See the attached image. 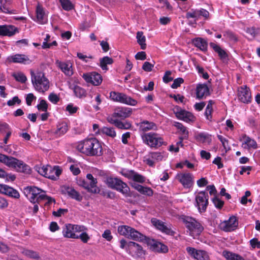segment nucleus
<instances>
[{"instance_id": "nucleus-4", "label": "nucleus", "mask_w": 260, "mask_h": 260, "mask_svg": "<svg viewBox=\"0 0 260 260\" xmlns=\"http://www.w3.org/2000/svg\"><path fill=\"white\" fill-rule=\"evenodd\" d=\"M31 81L35 89L39 92H45L49 88V82L42 72L32 76Z\"/></svg>"}, {"instance_id": "nucleus-30", "label": "nucleus", "mask_w": 260, "mask_h": 260, "mask_svg": "<svg viewBox=\"0 0 260 260\" xmlns=\"http://www.w3.org/2000/svg\"><path fill=\"white\" fill-rule=\"evenodd\" d=\"M36 15L38 22L40 24H45L47 19L45 16V12L42 7L38 5L36 8Z\"/></svg>"}, {"instance_id": "nucleus-3", "label": "nucleus", "mask_w": 260, "mask_h": 260, "mask_svg": "<svg viewBox=\"0 0 260 260\" xmlns=\"http://www.w3.org/2000/svg\"><path fill=\"white\" fill-rule=\"evenodd\" d=\"M105 182L108 187L115 189L127 197L129 195V188L126 183L118 178L107 177Z\"/></svg>"}, {"instance_id": "nucleus-14", "label": "nucleus", "mask_w": 260, "mask_h": 260, "mask_svg": "<svg viewBox=\"0 0 260 260\" xmlns=\"http://www.w3.org/2000/svg\"><path fill=\"white\" fill-rule=\"evenodd\" d=\"M83 78L87 82L95 86L100 85L102 82L101 75L96 72L84 74Z\"/></svg>"}, {"instance_id": "nucleus-18", "label": "nucleus", "mask_w": 260, "mask_h": 260, "mask_svg": "<svg viewBox=\"0 0 260 260\" xmlns=\"http://www.w3.org/2000/svg\"><path fill=\"white\" fill-rule=\"evenodd\" d=\"M55 63L66 76L70 77L73 74L72 65L70 62H62L57 60Z\"/></svg>"}, {"instance_id": "nucleus-35", "label": "nucleus", "mask_w": 260, "mask_h": 260, "mask_svg": "<svg viewBox=\"0 0 260 260\" xmlns=\"http://www.w3.org/2000/svg\"><path fill=\"white\" fill-rule=\"evenodd\" d=\"M113 62V59L108 56H105L100 59V66L103 70H108L107 65L111 64Z\"/></svg>"}, {"instance_id": "nucleus-50", "label": "nucleus", "mask_w": 260, "mask_h": 260, "mask_svg": "<svg viewBox=\"0 0 260 260\" xmlns=\"http://www.w3.org/2000/svg\"><path fill=\"white\" fill-rule=\"evenodd\" d=\"M13 76L16 81L21 83H25L27 80L26 77L22 73L14 74Z\"/></svg>"}, {"instance_id": "nucleus-33", "label": "nucleus", "mask_w": 260, "mask_h": 260, "mask_svg": "<svg viewBox=\"0 0 260 260\" xmlns=\"http://www.w3.org/2000/svg\"><path fill=\"white\" fill-rule=\"evenodd\" d=\"M98 132L99 134L106 135L113 138L116 135L114 128L111 127L104 126L101 128V129H98Z\"/></svg>"}, {"instance_id": "nucleus-31", "label": "nucleus", "mask_w": 260, "mask_h": 260, "mask_svg": "<svg viewBox=\"0 0 260 260\" xmlns=\"http://www.w3.org/2000/svg\"><path fill=\"white\" fill-rule=\"evenodd\" d=\"M11 0H0V10L6 13H13Z\"/></svg>"}, {"instance_id": "nucleus-15", "label": "nucleus", "mask_w": 260, "mask_h": 260, "mask_svg": "<svg viewBox=\"0 0 260 260\" xmlns=\"http://www.w3.org/2000/svg\"><path fill=\"white\" fill-rule=\"evenodd\" d=\"M238 223L235 216L231 217L229 220L222 222L220 224L221 229L225 232L234 231L238 226Z\"/></svg>"}, {"instance_id": "nucleus-13", "label": "nucleus", "mask_w": 260, "mask_h": 260, "mask_svg": "<svg viewBox=\"0 0 260 260\" xmlns=\"http://www.w3.org/2000/svg\"><path fill=\"white\" fill-rule=\"evenodd\" d=\"M238 95L239 100L243 103L248 104L251 102V93L247 86H241L239 88Z\"/></svg>"}, {"instance_id": "nucleus-56", "label": "nucleus", "mask_w": 260, "mask_h": 260, "mask_svg": "<svg viewBox=\"0 0 260 260\" xmlns=\"http://www.w3.org/2000/svg\"><path fill=\"white\" fill-rule=\"evenodd\" d=\"M21 103V101L19 99L17 96H14L12 100H9L7 102V105L9 106H13L16 104L20 105Z\"/></svg>"}, {"instance_id": "nucleus-58", "label": "nucleus", "mask_w": 260, "mask_h": 260, "mask_svg": "<svg viewBox=\"0 0 260 260\" xmlns=\"http://www.w3.org/2000/svg\"><path fill=\"white\" fill-rule=\"evenodd\" d=\"M150 155L152 159L157 161L161 160L163 158V156L160 152H152L150 153Z\"/></svg>"}, {"instance_id": "nucleus-24", "label": "nucleus", "mask_w": 260, "mask_h": 260, "mask_svg": "<svg viewBox=\"0 0 260 260\" xmlns=\"http://www.w3.org/2000/svg\"><path fill=\"white\" fill-rule=\"evenodd\" d=\"M62 234L66 238L77 239L78 234L74 233L73 224H67L62 229Z\"/></svg>"}, {"instance_id": "nucleus-21", "label": "nucleus", "mask_w": 260, "mask_h": 260, "mask_svg": "<svg viewBox=\"0 0 260 260\" xmlns=\"http://www.w3.org/2000/svg\"><path fill=\"white\" fill-rule=\"evenodd\" d=\"M131 109L125 107H118L116 108L113 112L114 116H117V118L124 119L129 117L132 114Z\"/></svg>"}, {"instance_id": "nucleus-22", "label": "nucleus", "mask_w": 260, "mask_h": 260, "mask_svg": "<svg viewBox=\"0 0 260 260\" xmlns=\"http://www.w3.org/2000/svg\"><path fill=\"white\" fill-rule=\"evenodd\" d=\"M242 138L243 140L242 147L244 149H250L252 148L253 149H256L257 148V145L256 141L254 139H251L249 136H247L246 134L243 135Z\"/></svg>"}, {"instance_id": "nucleus-39", "label": "nucleus", "mask_w": 260, "mask_h": 260, "mask_svg": "<svg viewBox=\"0 0 260 260\" xmlns=\"http://www.w3.org/2000/svg\"><path fill=\"white\" fill-rule=\"evenodd\" d=\"M12 61L14 62L25 63L29 58L24 54H17L11 56Z\"/></svg>"}, {"instance_id": "nucleus-16", "label": "nucleus", "mask_w": 260, "mask_h": 260, "mask_svg": "<svg viewBox=\"0 0 260 260\" xmlns=\"http://www.w3.org/2000/svg\"><path fill=\"white\" fill-rule=\"evenodd\" d=\"M10 168L15 169L17 171L22 172L26 174L31 173L30 168L22 160H19L16 158V160L14 161Z\"/></svg>"}, {"instance_id": "nucleus-32", "label": "nucleus", "mask_w": 260, "mask_h": 260, "mask_svg": "<svg viewBox=\"0 0 260 260\" xmlns=\"http://www.w3.org/2000/svg\"><path fill=\"white\" fill-rule=\"evenodd\" d=\"M139 125L140 129L143 132H147L156 128V124L154 123L147 120H144L140 122Z\"/></svg>"}, {"instance_id": "nucleus-54", "label": "nucleus", "mask_w": 260, "mask_h": 260, "mask_svg": "<svg viewBox=\"0 0 260 260\" xmlns=\"http://www.w3.org/2000/svg\"><path fill=\"white\" fill-rule=\"evenodd\" d=\"M151 222L153 223V224L159 230H161L162 228H163V226L164 225V223L156 218H152L151 219Z\"/></svg>"}, {"instance_id": "nucleus-1", "label": "nucleus", "mask_w": 260, "mask_h": 260, "mask_svg": "<svg viewBox=\"0 0 260 260\" xmlns=\"http://www.w3.org/2000/svg\"><path fill=\"white\" fill-rule=\"evenodd\" d=\"M76 149L87 156H101L103 154L102 145L95 138H87L80 142Z\"/></svg>"}, {"instance_id": "nucleus-44", "label": "nucleus", "mask_w": 260, "mask_h": 260, "mask_svg": "<svg viewBox=\"0 0 260 260\" xmlns=\"http://www.w3.org/2000/svg\"><path fill=\"white\" fill-rule=\"evenodd\" d=\"M186 18L187 19L194 18L195 21L198 20L200 18L199 10L192 9L190 11L187 12L186 14Z\"/></svg>"}, {"instance_id": "nucleus-63", "label": "nucleus", "mask_w": 260, "mask_h": 260, "mask_svg": "<svg viewBox=\"0 0 260 260\" xmlns=\"http://www.w3.org/2000/svg\"><path fill=\"white\" fill-rule=\"evenodd\" d=\"M73 228L74 233L76 234V233L83 232L86 231L87 228L84 225H76L73 224Z\"/></svg>"}, {"instance_id": "nucleus-51", "label": "nucleus", "mask_w": 260, "mask_h": 260, "mask_svg": "<svg viewBox=\"0 0 260 260\" xmlns=\"http://www.w3.org/2000/svg\"><path fill=\"white\" fill-rule=\"evenodd\" d=\"M39 198L40 199H41V200H43L45 199L47 200V202L45 203L46 206H49L52 203H55V200L54 198H53L51 197L48 196L46 195L45 194L40 195Z\"/></svg>"}, {"instance_id": "nucleus-20", "label": "nucleus", "mask_w": 260, "mask_h": 260, "mask_svg": "<svg viewBox=\"0 0 260 260\" xmlns=\"http://www.w3.org/2000/svg\"><path fill=\"white\" fill-rule=\"evenodd\" d=\"M128 238L134 241L144 242L145 243L147 242V240L149 239L148 237L143 235L142 233L133 228H131Z\"/></svg>"}, {"instance_id": "nucleus-25", "label": "nucleus", "mask_w": 260, "mask_h": 260, "mask_svg": "<svg viewBox=\"0 0 260 260\" xmlns=\"http://www.w3.org/2000/svg\"><path fill=\"white\" fill-rule=\"evenodd\" d=\"M87 181L89 184V191L92 193H97L100 191L97 187V180L95 179L92 174H87L86 175Z\"/></svg>"}, {"instance_id": "nucleus-41", "label": "nucleus", "mask_w": 260, "mask_h": 260, "mask_svg": "<svg viewBox=\"0 0 260 260\" xmlns=\"http://www.w3.org/2000/svg\"><path fill=\"white\" fill-rule=\"evenodd\" d=\"M68 130V127L67 124L66 123H63L57 126V128L55 132V134L59 137L66 133Z\"/></svg>"}, {"instance_id": "nucleus-61", "label": "nucleus", "mask_w": 260, "mask_h": 260, "mask_svg": "<svg viewBox=\"0 0 260 260\" xmlns=\"http://www.w3.org/2000/svg\"><path fill=\"white\" fill-rule=\"evenodd\" d=\"M78 109V108L77 107L74 106L73 104H70L66 107V111L69 112L71 114L75 113L77 112Z\"/></svg>"}, {"instance_id": "nucleus-29", "label": "nucleus", "mask_w": 260, "mask_h": 260, "mask_svg": "<svg viewBox=\"0 0 260 260\" xmlns=\"http://www.w3.org/2000/svg\"><path fill=\"white\" fill-rule=\"evenodd\" d=\"M197 97L202 99L204 96L209 95V88L206 84H199L196 89Z\"/></svg>"}, {"instance_id": "nucleus-17", "label": "nucleus", "mask_w": 260, "mask_h": 260, "mask_svg": "<svg viewBox=\"0 0 260 260\" xmlns=\"http://www.w3.org/2000/svg\"><path fill=\"white\" fill-rule=\"evenodd\" d=\"M61 192L64 194H67L71 198L80 202L83 199V197L74 188L68 186L64 185L61 188Z\"/></svg>"}, {"instance_id": "nucleus-43", "label": "nucleus", "mask_w": 260, "mask_h": 260, "mask_svg": "<svg viewBox=\"0 0 260 260\" xmlns=\"http://www.w3.org/2000/svg\"><path fill=\"white\" fill-rule=\"evenodd\" d=\"M174 126L181 131L183 138L187 139L188 137V132L182 123L176 122L175 123Z\"/></svg>"}, {"instance_id": "nucleus-36", "label": "nucleus", "mask_w": 260, "mask_h": 260, "mask_svg": "<svg viewBox=\"0 0 260 260\" xmlns=\"http://www.w3.org/2000/svg\"><path fill=\"white\" fill-rule=\"evenodd\" d=\"M21 253L25 256L32 259H39L40 255L38 252L27 249H23Z\"/></svg>"}, {"instance_id": "nucleus-45", "label": "nucleus", "mask_w": 260, "mask_h": 260, "mask_svg": "<svg viewBox=\"0 0 260 260\" xmlns=\"http://www.w3.org/2000/svg\"><path fill=\"white\" fill-rule=\"evenodd\" d=\"M62 8L66 11H70L74 8V6L70 0H60Z\"/></svg>"}, {"instance_id": "nucleus-49", "label": "nucleus", "mask_w": 260, "mask_h": 260, "mask_svg": "<svg viewBox=\"0 0 260 260\" xmlns=\"http://www.w3.org/2000/svg\"><path fill=\"white\" fill-rule=\"evenodd\" d=\"M74 91L76 96L81 98L85 95V90L78 86L74 87Z\"/></svg>"}, {"instance_id": "nucleus-8", "label": "nucleus", "mask_w": 260, "mask_h": 260, "mask_svg": "<svg viewBox=\"0 0 260 260\" xmlns=\"http://www.w3.org/2000/svg\"><path fill=\"white\" fill-rule=\"evenodd\" d=\"M127 252L135 258L142 257L145 254V251L142 246L133 241L127 243Z\"/></svg>"}, {"instance_id": "nucleus-47", "label": "nucleus", "mask_w": 260, "mask_h": 260, "mask_svg": "<svg viewBox=\"0 0 260 260\" xmlns=\"http://www.w3.org/2000/svg\"><path fill=\"white\" fill-rule=\"evenodd\" d=\"M49 167L50 165H47L46 166H43L42 167L36 166H35V169L40 175L46 177V174L47 173L49 169L48 168Z\"/></svg>"}, {"instance_id": "nucleus-10", "label": "nucleus", "mask_w": 260, "mask_h": 260, "mask_svg": "<svg viewBox=\"0 0 260 260\" xmlns=\"http://www.w3.org/2000/svg\"><path fill=\"white\" fill-rule=\"evenodd\" d=\"M196 201L200 212H205L208 204V195L205 191H200L196 196Z\"/></svg>"}, {"instance_id": "nucleus-6", "label": "nucleus", "mask_w": 260, "mask_h": 260, "mask_svg": "<svg viewBox=\"0 0 260 260\" xmlns=\"http://www.w3.org/2000/svg\"><path fill=\"white\" fill-rule=\"evenodd\" d=\"M45 191L36 186H27L24 188V193L29 200L33 203H39L41 200L39 196L44 194Z\"/></svg>"}, {"instance_id": "nucleus-9", "label": "nucleus", "mask_w": 260, "mask_h": 260, "mask_svg": "<svg viewBox=\"0 0 260 260\" xmlns=\"http://www.w3.org/2000/svg\"><path fill=\"white\" fill-rule=\"evenodd\" d=\"M175 178L186 188H190L194 183L193 175L189 173H178Z\"/></svg>"}, {"instance_id": "nucleus-27", "label": "nucleus", "mask_w": 260, "mask_h": 260, "mask_svg": "<svg viewBox=\"0 0 260 260\" xmlns=\"http://www.w3.org/2000/svg\"><path fill=\"white\" fill-rule=\"evenodd\" d=\"M48 170L47 174H46V177L51 179L52 180H55L60 175L61 171L59 169V167H52L51 166L48 168Z\"/></svg>"}, {"instance_id": "nucleus-37", "label": "nucleus", "mask_w": 260, "mask_h": 260, "mask_svg": "<svg viewBox=\"0 0 260 260\" xmlns=\"http://www.w3.org/2000/svg\"><path fill=\"white\" fill-rule=\"evenodd\" d=\"M196 140L201 143H207L210 144L211 142V138L209 135L204 133H201L197 135L196 137Z\"/></svg>"}, {"instance_id": "nucleus-12", "label": "nucleus", "mask_w": 260, "mask_h": 260, "mask_svg": "<svg viewBox=\"0 0 260 260\" xmlns=\"http://www.w3.org/2000/svg\"><path fill=\"white\" fill-rule=\"evenodd\" d=\"M186 250L188 254L196 260H206L208 258V255L205 251L197 250L190 247H187Z\"/></svg>"}, {"instance_id": "nucleus-52", "label": "nucleus", "mask_w": 260, "mask_h": 260, "mask_svg": "<svg viewBox=\"0 0 260 260\" xmlns=\"http://www.w3.org/2000/svg\"><path fill=\"white\" fill-rule=\"evenodd\" d=\"M37 108L39 111L47 112L48 109V104L44 100H41L40 103L37 105Z\"/></svg>"}, {"instance_id": "nucleus-62", "label": "nucleus", "mask_w": 260, "mask_h": 260, "mask_svg": "<svg viewBox=\"0 0 260 260\" xmlns=\"http://www.w3.org/2000/svg\"><path fill=\"white\" fill-rule=\"evenodd\" d=\"M78 184L79 186L83 187L89 191V184L87 180L79 179L78 180Z\"/></svg>"}, {"instance_id": "nucleus-2", "label": "nucleus", "mask_w": 260, "mask_h": 260, "mask_svg": "<svg viewBox=\"0 0 260 260\" xmlns=\"http://www.w3.org/2000/svg\"><path fill=\"white\" fill-rule=\"evenodd\" d=\"M185 227L189 231V235L193 238L199 236L204 230V227L197 220L190 216L181 217Z\"/></svg>"}, {"instance_id": "nucleus-48", "label": "nucleus", "mask_w": 260, "mask_h": 260, "mask_svg": "<svg viewBox=\"0 0 260 260\" xmlns=\"http://www.w3.org/2000/svg\"><path fill=\"white\" fill-rule=\"evenodd\" d=\"M246 31L247 34L251 35L252 37H255L256 36L259 34L260 30L258 28L255 27H247L246 29Z\"/></svg>"}, {"instance_id": "nucleus-26", "label": "nucleus", "mask_w": 260, "mask_h": 260, "mask_svg": "<svg viewBox=\"0 0 260 260\" xmlns=\"http://www.w3.org/2000/svg\"><path fill=\"white\" fill-rule=\"evenodd\" d=\"M210 46L218 53L220 58L223 61H226L228 60V54L226 52L223 50L219 45L214 43H210Z\"/></svg>"}, {"instance_id": "nucleus-5", "label": "nucleus", "mask_w": 260, "mask_h": 260, "mask_svg": "<svg viewBox=\"0 0 260 260\" xmlns=\"http://www.w3.org/2000/svg\"><path fill=\"white\" fill-rule=\"evenodd\" d=\"M142 137L144 142L150 147L158 148L164 143L162 138L156 133H146L142 135Z\"/></svg>"}, {"instance_id": "nucleus-60", "label": "nucleus", "mask_w": 260, "mask_h": 260, "mask_svg": "<svg viewBox=\"0 0 260 260\" xmlns=\"http://www.w3.org/2000/svg\"><path fill=\"white\" fill-rule=\"evenodd\" d=\"M213 112V109L209 108V106H207L205 112V115L207 119L209 121L212 120V113Z\"/></svg>"}, {"instance_id": "nucleus-19", "label": "nucleus", "mask_w": 260, "mask_h": 260, "mask_svg": "<svg viewBox=\"0 0 260 260\" xmlns=\"http://www.w3.org/2000/svg\"><path fill=\"white\" fill-rule=\"evenodd\" d=\"M18 32V28L13 25H0V36L11 37Z\"/></svg>"}, {"instance_id": "nucleus-59", "label": "nucleus", "mask_w": 260, "mask_h": 260, "mask_svg": "<svg viewBox=\"0 0 260 260\" xmlns=\"http://www.w3.org/2000/svg\"><path fill=\"white\" fill-rule=\"evenodd\" d=\"M183 82L184 80L182 78H178L177 79H175L171 85V87L172 88L176 89L179 87L180 85L183 83Z\"/></svg>"}, {"instance_id": "nucleus-53", "label": "nucleus", "mask_w": 260, "mask_h": 260, "mask_svg": "<svg viewBox=\"0 0 260 260\" xmlns=\"http://www.w3.org/2000/svg\"><path fill=\"white\" fill-rule=\"evenodd\" d=\"M212 202L215 207L217 209H221L224 205V202L220 200L217 197L213 198Z\"/></svg>"}, {"instance_id": "nucleus-7", "label": "nucleus", "mask_w": 260, "mask_h": 260, "mask_svg": "<svg viewBox=\"0 0 260 260\" xmlns=\"http://www.w3.org/2000/svg\"><path fill=\"white\" fill-rule=\"evenodd\" d=\"M110 98L115 102L132 106H135L137 103L135 100L123 93L111 91L110 93Z\"/></svg>"}, {"instance_id": "nucleus-11", "label": "nucleus", "mask_w": 260, "mask_h": 260, "mask_svg": "<svg viewBox=\"0 0 260 260\" xmlns=\"http://www.w3.org/2000/svg\"><path fill=\"white\" fill-rule=\"evenodd\" d=\"M146 243L150 246V249L153 251L163 253L168 251V248L166 245L153 239L149 238Z\"/></svg>"}, {"instance_id": "nucleus-28", "label": "nucleus", "mask_w": 260, "mask_h": 260, "mask_svg": "<svg viewBox=\"0 0 260 260\" xmlns=\"http://www.w3.org/2000/svg\"><path fill=\"white\" fill-rule=\"evenodd\" d=\"M192 42L194 46L202 51L205 52L207 50L208 43L205 39L202 38H196L192 40Z\"/></svg>"}, {"instance_id": "nucleus-23", "label": "nucleus", "mask_w": 260, "mask_h": 260, "mask_svg": "<svg viewBox=\"0 0 260 260\" xmlns=\"http://www.w3.org/2000/svg\"><path fill=\"white\" fill-rule=\"evenodd\" d=\"M176 114L178 118L185 122H189L194 121L195 118L192 113L184 110H180Z\"/></svg>"}, {"instance_id": "nucleus-34", "label": "nucleus", "mask_w": 260, "mask_h": 260, "mask_svg": "<svg viewBox=\"0 0 260 260\" xmlns=\"http://www.w3.org/2000/svg\"><path fill=\"white\" fill-rule=\"evenodd\" d=\"M222 255L226 260H245L240 255L227 250L222 252Z\"/></svg>"}, {"instance_id": "nucleus-42", "label": "nucleus", "mask_w": 260, "mask_h": 260, "mask_svg": "<svg viewBox=\"0 0 260 260\" xmlns=\"http://www.w3.org/2000/svg\"><path fill=\"white\" fill-rule=\"evenodd\" d=\"M132 227L128 225H120L118 227V233L122 236L128 238L129 236V232L131 230Z\"/></svg>"}, {"instance_id": "nucleus-57", "label": "nucleus", "mask_w": 260, "mask_h": 260, "mask_svg": "<svg viewBox=\"0 0 260 260\" xmlns=\"http://www.w3.org/2000/svg\"><path fill=\"white\" fill-rule=\"evenodd\" d=\"M77 239H80L84 243H87L90 239L89 235L84 232H82L80 235H78Z\"/></svg>"}, {"instance_id": "nucleus-46", "label": "nucleus", "mask_w": 260, "mask_h": 260, "mask_svg": "<svg viewBox=\"0 0 260 260\" xmlns=\"http://www.w3.org/2000/svg\"><path fill=\"white\" fill-rule=\"evenodd\" d=\"M194 66L198 71V73L200 75V76H201L205 79H208L209 75L207 72H204V69L203 68L199 66L198 64H197L196 63H194Z\"/></svg>"}, {"instance_id": "nucleus-40", "label": "nucleus", "mask_w": 260, "mask_h": 260, "mask_svg": "<svg viewBox=\"0 0 260 260\" xmlns=\"http://www.w3.org/2000/svg\"><path fill=\"white\" fill-rule=\"evenodd\" d=\"M4 189L3 190H5L4 194L8 195L10 197L15 198H19L20 195L19 192L15 189H13L12 187H9L6 185V187H4Z\"/></svg>"}, {"instance_id": "nucleus-55", "label": "nucleus", "mask_w": 260, "mask_h": 260, "mask_svg": "<svg viewBox=\"0 0 260 260\" xmlns=\"http://www.w3.org/2000/svg\"><path fill=\"white\" fill-rule=\"evenodd\" d=\"M133 180L136 182H138L141 183H144L145 181V177L143 176L138 174L136 172H135V173L134 174Z\"/></svg>"}, {"instance_id": "nucleus-38", "label": "nucleus", "mask_w": 260, "mask_h": 260, "mask_svg": "<svg viewBox=\"0 0 260 260\" xmlns=\"http://www.w3.org/2000/svg\"><path fill=\"white\" fill-rule=\"evenodd\" d=\"M136 39L137 40L138 43L141 46V48L144 50L146 48V37L144 35L142 31H138L137 32Z\"/></svg>"}, {"instance_id": "nucleus-64", "label": "nucleus", "mask_w": 260, "mask_h": 260, "mask_svg": "<svg viewBox=\"0 0 260 260\" xmlns=\"http://www.w3.org/2000/svg\"><path fill=\"white\" fill-rule=\"evenodd\" d=\"M154 65L149 62L146 61L144 63L142 69L146 72H150L152 70Z\"/></svg>"}]
</instances>
